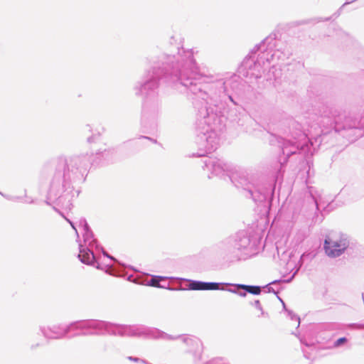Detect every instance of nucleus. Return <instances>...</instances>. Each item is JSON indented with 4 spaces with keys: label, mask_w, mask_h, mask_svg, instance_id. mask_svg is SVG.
I'll use <instances>...</instances> for the list:
<instances>
[{
    "label": "nucleus",
    "mask_w": 364,
    "mask_h": 364,
    "mask_svg": "<svg viewBox=\"0 0 364 364\" xmlns=\"http://www.w3.org/2000/svg\"><path fill=\"white\" fill-rule=\"evenodd\" d=\"M146 139H151L149 137H144Z\"/></svg>",
    "instance_id": "obj_36"
},
{
    "label": "nucleus",
    "mask_w": 364,
    "mask_h": 364,
    "mask_svg": "<svg viewBox=\"0 0 364 364\" xmlns=\"http://www.w3.org/2000/svg\"><path fill=\"white\" fill-rule=\"evenodd\" d=\"M92 155L80 154L73 156L68 158L60 157L58 159L59 168H63L62 174L68 180L74 182L75 181H84L85 176L92 164Z\"/></svg>",
    "instance_id": "obj_7"
},
{
    "label": "nucleus",
    "mask_w": 364,
    "mask_h": 364,
    "mask_svg": "<svg viewBox=\"0 0 364 364\" xmlns=\"http://www.w3.org/2000/svg\"><path fill=\"white\" fill-rule=\"evenodd\" d=\"M268 290H269V291H271V288L268 287Z\"/></svg>",
    "instance_id": "obj_38"
},
{
    "label": "nucleus",
    "mask_w": 364,
    "mask_h": 364,
    "mask_svg": "<svg viewBox=\"0 0 364 364\" xmlns=\"http://www.w3.org/2000/svg\"><path fill=\"white\" fill-rule=\"evenodd\" d=\"M107 267H112V265L110 264H107Z\"/></svg>",
    "instance_id": "obj_35"
},
{
    "label": "nucleus",
    "mask_w": 364,
    "mask_h": 364,
    "mask_svg": "<svg viewBox=\"0 0 364 364\" xmlns=\"http://www.w3.org/2000/svg\"><path fill=\"white\" fill-rule=\"evenodd\" d=\"M247 291H246L245 290H244L243 291L239 290L237 294L242 297H245L247 295Z\"/></svg>",
    "instance_id": "obj_26"
},
{
    "label": "nucleus",
    "mask_w": 364,
    "mask_h": 364,
    "mask_svg": "<svg viewBox=\"0 0 364 364\" xmlns=\"http://www.w3.org/2000/svg\"><path fill=\"white\" fill-rule=\"evenodd\" d=\"M275 41L272 38H267L256 46L251 54L245 58L240 67V72H244L246 77L259 78L262 73L272 64L275 66L276 61L282 60L284 54L279 50H274Z\"/></svg>",
    "instance_id": "obj_4"
},
{
    "label": "nucleus",
    "mask_w": 364,
    "mask_h": 364,
    "mask_svg": "<svg viewBox=\"0 0 364 364\" xmlns=\"http://www.w3.org/2000/svg\"><path fill=\"white\" fill-rule=\"evenodd\" d=\"M204 167L210 171L212 175L219 177L228 176L236 186H240L246 190L255 202L265 200L269 190L265 185L260 183L257 175L235 171L231 164L217 158L205 159Z\"/></svg>",
    "instance_id": "obj_3"
},
{
    "label": "nucleus",
    "mask_w": 364,
    "mask_h": 364,
    "mask_svg": "<svg viewBox=\"0 0 364 364\" xmlns=\"http://www.w3.org/2000/svg\"><path fill=\"white\" fill-rule=\"evenodd\" d=\"M343 119V116L336 109H329L326 111L321 117V123L326 126L328 129L333 128L336 132L341 129L339 124Z\"/></svg>",
    "instance_id": "obj_12"
},
{
    "label": "nucleus",
    "mask_w": 364,
    "mask_h": 364,
    "mask_svg": "<svg viewBox=\"0 0 364 364\" xmlns=\"http://www.w3.org/2000/svg\"><path fill=\"white\" fill-rule=\"evenodd\" d=\"M349 246V240L346 235L338 234L326 237L323 249L326 255L331 258L342 255Z\"/></svg>",
    "instance_id": "obj_10"
},
{
    "label": "nucleus",
    "mask_w": 364,
    "mask_h": 364,
    "mask_svg": "<svg viewBox=\"0 0 364 364\" xmlns=\"http://www.w3.org/2000/svg\"><path fill=\"white\" fill-rule=\"evenodd\" d=\"M204 364H228V363H226L221 358H215V359H213V360H210L209 362H207Z\"/></svg>",
    "instance_id": "obj_22"
},
{
    "label": "nucleus",
    "mask_w": 364,
    "mask_h": 364,
    "mask_svg": "<svg viewBox=\"0 0 364 364\" xmlns=\"http://www.w3.org/2000/svg\"><path fill=\"white\" fill-rule=\"evenodd\" d=\"M26 202H27V203H33V201H32V200H31V201H29V200H26Z\"/></svg>",
    "instance_id": "obj_33"
},
{
    "label": "nucleus",
    "mask_w": 364,
    "mask_h": 364,
    "mask_svg": "<svg viewBox=\"0 0 364 364\" xmlns=\"http://www.w3.org/2000/svg\"><path fill=\"white\" fill-rule=\"evenodd\" d=\"M343 129H364V127H363V125H361L360 124V122H353V125L345 124L343 126Z\"/></svg>",
    "instance_id": "obj_20"
},
{
    "label": "nucleus",
    "mask_w": 364,
    "mask_h": 364,
    "mask_svg": "<svg viewBox=\"0 0 364 364\" xmlns=\"http://www.w3.org/2000/svg\"><path fill=\"white\" fill-rule=\"evenodd\" d=\"M72 181L64 177L60 171H57L50 185L46 203L54 204L62 208L70 209L73 197Z\"/></svg>",
    "instance_id": "obj_6"
},
{
    "label": "nucleus",
    "mask_w": 364,
    "mask_h": 364,
    "mask_svg": "<svg viewBox=\"0 0 364 364\" xmlns=\"http://www.w3.org/2000/svg\"><path fill=\"white\" fill-rule=\"evenodd\" d=\"M237 289H242V290H245L248 293H250L254 295H258L261 292L260 287L258 286H250L245 284H233Z\"/></svg>",
    "instance_id": "obj_15"
},
{
    "label": "nucleus",
    "mask_w": 364,
    "mask_h": 364,
    "mask_svg": "<svg viewBox=\"0 0 364 364\" xmlns=\"http://www.w3.org/2000/svg\"><path fill=\"white\" fill-rule=\"evenodd\" d=\"M346 341V338H341L335 342L334 346L338 347V346H341L342 343H345Z\"/></svg>",
    "instance_id": "obj_24"
},
{
    "label": "nucleus",
    "mask_w": 364,
    "mask_h": 364,
    "mask_svg": "<svg viewBox=\"0 0 364 364\" xmlns=\"http://www.w3.org/2000/svg\"><path fill=\"white\" fill-rule=\"evenodd\" d=\"M67 334L73 331H80L73 336L97 335L98 328L97 320L77 321L65 325Z\"/></svg>",
    "instance_id": "obj_11"
},
{
    "label": "nucleus",
    "mask_w": 364,
    "mask_h": 364,
    "mask_svg": "<svg viewBox=\"0 0 364 364\" xmlns=\"http://www.w3.org/2000/svg\"><path fill=\"white\" fill-rule=\"evenodd\" d=\"M252 305L255 306L259 311H260L262 315L264 314L262 307L259 300H255L253 303H252Z\"/></svg>",
    "instance_id": "obj_23"
},
{
    "label": "nucleus",
    "mask_w": 364,
    "mask_h": 364,
    "mask_svg": "<svg viewBox=\"0 0 364 364\" xmlns=\"http://www.w3.org/2000/svg\"><path fill=\"white\" fill-rule=\"evenodd\" d=\"M65 325H56L52 327H41L43 335L50 339H60L67 336Z\"/></svg>",
    "instance_id": "obj_13"
},
{
    "label": "nucleus",
    "mask_w": 364,
    "mask_h": 364,
    "mask_svg": "<svg viewBox=\"0 0 364 364\" xmlns=\"http://www.w3.org/2000/svg\"><path fill=\"white\" fill-rule=\"evenodd\" d=\"M0 194L2 195L4 197L6 198L7 199H11L10 197L4 196L3 193L0 192Z\"/></svg>",
    "instance_id": "obj_31"
},
{
    "label": "nucleus",
    "mask_w": 364,
    "mask_h": 364,
    "mask_svg": "<svg viewBox=\"0 0 364 364\" xmlns=\"http://www.w3.org/2000/svg\"><path fill=\"white\" fill-rule=\"evenodd\" d=\"M66 220L70 224V225L72 226V228H73V230H75V233L77 236V237H79V234H78V230L75 225V223H73V222H71L69 219H66Z\"/></svg>",
    "instance_id": "obj_25"
},
{
    "label": "nucleus",
    "mask_w": 364,
    "mask_h": 364,
    "mask_svg": "<svg viewBox=\"0 0 364 364\" xmlns=\"http://www.w3.org/2000/svg\"><path fill=\"white\" fill-rule=\"evenodd\" d=\"M166 277H160V276H154L149 281V284L150 286L156 287H164L160 285V282L164 280Z\"/></svg>",
    "instance_id": "obj_17"
},
{
    "label": "nucleus",
    "mask_w": 364,
    "mask_h": 364,
    "mask_svg": "<svg viewBox=\"0 0 364 364\" xmlns=\"http://www.w3.org/2000/svg\"><path fill=\"white\" fill-rule=\"evenodd\" d=\"M279 300L282 301V304H283V306H284V308L285 309V304H284V302L281 299H279Z\"/></svg>",
    "instance_id": "obj_32"
},
{
    "label": "nucleus",
    "mask_w": 364,
    "mask_h": 364,
    "mask_svg": "<svg viewBox=\"0 0 364 364\" xmlns=\"http://www.w3.org/2000/svg\"><path fill=\"white\" fill-rule=\"evenodd\" d=\"M204 282L189 280L188 289L190 290H203Z\"/></svg>",
    "instance_id": "obj_16"
},
{
    "label": "nucleus",
    "mask_w": 364,
    "mask_h": 364,
    "mask_svg": "<svg viewBox=\"0 0 364 364\" xmlns=\"http://www.w3.org/2000/svg\"><path fill=\"white\" fill-rule=\"evenodd\" d=\"M240 289H237L236 287V289H229L228 291L232 292V293H234V294H237V292L238 291L240 290Z\"/></svg>",
    "instance_id": "obj_27"
},
{
    "label": "nucleus",
    "mask_w": 364,
    "mask_h": 364,
    "mask_svg": "<svg viewBox=\"0 0 364 364\" xmlns=\"http://www.w3.org/2000/svg\"><path fill=\"white\" fill-rule=\"evenodd\" d=\"M97 335H113L119 336H147L152 338L175 340L182 338L183 343L191 348L189 351L193 353L196 361L200 360L203 351V345L199 338L191 336H173L156 328H151L142 325H121L104 321H98Z\"/></svg>",
    "instance_id": "obj_2"
},
{
    "label": "nucleus",
    "mask_w": 364,
    "mask_h": 364,
    "mask_svg": "<svg viewBox=\"0 0 364 364\" xmlns=\"http://www.w3.org/2000/svg\"><path fill=\"white\" fill-rule=\"evenodd\" d=\"M84 245L79 244L78 258L86 264L95 266L97 269H103L98 263L97 257L93 252V247H97L96 240L90 228L82 232Z\"/></svg>",
    "instance_id": "obj_9"
},
{
    "label": "nucleus",
    "mask_w": 364,
    "mask_h": 364,
    "mask_svg": "<svg viewBox=\"0 0 364 364\" xmlns=\"http://www.w3.org/2000/svg\"><path fill=\"white\" fill-rule=\"evenodd\" d=\"M88 141H89V142H90V141H91V139H90V138H89V139H88Z\"/></svg>",
    "instance_id": "obj_37"
},
{
    "label": "nucleus",
    "mask_w": 364,
    "mask_h": 364,
    "mask_svg": "<svg viewBox=\"0 0 364 364\" xmlns=\"http://www.w3.org/2000/svg\"><path fill=\"white\" fill-rule=\"evenodd\" d=\"M321 132H323V134H325V133H326V132H327V131H326V132H325L324 130H321Z\"/></svg>",
    "instance_id": "obj_34"
},
{
    "label": "nucleus",
    "mask_w": 364,
    "mask_h": 364,
    "mask_svg": "<svg viewBox=\"0 0 364 364\" xmlns=\"http://www.w3.org/2000/svg\"><path fill=\"white\" fill-rule=\"evenodd\" d=\"M292 126L298 129L295 133H292L284 123L279 124L275 127H269L274 132L272 134V139L270 141L272 144L277 143L282 149V154L286 156L284 162H286L291 155L297 152L306 154L310 151V146L313 145L307 135L297 128L300 127L299 124L293 122Z\"/></svg>",
    "instance_id": "obj_5"
},
{
    "label": "nucleus",
    "mask_w": 364,
    "mask_h": 364,
    "mask_svg": "<svg viewBox=\"0 0 364 364\" xmlns=\"http://www.w3.org/2000/svg\"><path fill=\"white\" fill-rule=\"evenodd\" d=\"M220 283L218 282H204L203 290H218L220 289Z\"/></svg>",
    "instance_id": "obj_18"
},
{
    "label": "nucleus",
    "mask_w": 364,
    "mask_h": 364,
    "mask_svg": "<svg viewBox=\"0 0 364 364\" xmlns=\"http://www.w3.org/2000/svg\"><path fill=\"white\" fill-rule=\"evenodd\" d=\"M304 256V255L303 254L301 256L299 260H298V261H296V260L293 261L291 259L292 256H290V259L287 263V270L290 271V272H294L291 279L293 277H294V276L297 274V272L300 269V268L302 265V263H303L302 259H303Z\"/></svg>",
    "instance_id": "obj_14"
},
{
    "label": "nucleus",
    "mask_w": 364,
    "mask_h": 364,
    "mask_svg": "<svg viewBox=\"0 0 364 364\" xmlns=\"http://www.w3.org/2000/svg\"><path fill=\"white\" fill-rule=\"evenodd\" d=\"M145 80L137 82L134 90L136 96L144 98L141 123L154 124L160 115L157 90L159 80L164 79L174 89L183 87L196 100L205 104L196 122V141L205 153L215 150L220 143L219 133L223 125L221 117L212 108L218 107L224 98L237 105L232 97L239 85V77L233 73L205 75L199 71L192 50L178 48L176 55L164 54L151 70L145 73Z\"/></svg>",
    "instance_id": "obj_1"
},
{
    "label": "nucleus",
    "mask_w": 364,
    "mask_h": 364,
    "mask_svg": "<svg viewBox=\"0 0 364 364\" xmlns=\"http://www.w3.org/2000/svg\"><path fill=\"white\" fill-rule=\"evenodd\" d=\"M314 201H315V203L316 205L317 209H318L319 208V203H318V199L314 198Z\"/></svg>",
    "instance_id": "obj_30"
},
{
    "label": "nucleus",
    "mask_w": 364,
    "mask_h": 364,
    "mask_svg": "<svg viewBox=\"0 0 364 364\" xmlns=\"http://www.w3.org/2000/svg\"><path fill=\"white\" fill-rule=\"evenodd\" d=\"M288 316H289V318H291V320H295L297 323V326H299L300 324V318L298 316H296V314H294L292 311H288Z\"/></svg>",
    "instance_id": "obj_21"
},
{
    "label": "nucleus",
    "mask_w": 364,
    "mask_h": 364,
    "mask_svg": "<svg viewBox=\"0 0 364 364\" xmlns=\"http://www.w3.org/2000/svg\"><path fill=\"white\" fill-rule=\"evenodd\" d=\"M103 254H104V255L107 256L109 259L116 261V260H115V259H114V257H111V256L108 255H107V253H105V252H103Z\"/></svg>",
    "instance_id": "obj_29"
},
{
    "label": "nucleus",
    "mask_w": 364,
    "mask_h": 364,
    "mask_svg": "<svg viewBox=\"0 0 364 364\" xmlns=\"http://www.w3.org/2000/svg\"><path fill=\"white\" fill-rule=\"evenodd\" d=\"M256 241L249 230H241L229 239L228 251L237 260L245 259L255 250Z\"/></svg>",
    "instance_id": "obj_8"
},
{
    "label": "nucleus",
    "mask_w": 364,
    "mask_h": 364,
    "mask_svg": "<svg viewBox=\"0 0 364 364\" xmlns=\"http://www.w3.org/2000/svg\"><path fill=\"white\" fill-rule=\"evenodd\" d=\"M128 359L132 361H134V362H137L139 360V359L138 358H134V357H132V356L128 357Z\"/></svg>",
    "instance_id": "obj_28"
},
{
    "label": "nucleus",
    "mask_w": 364,
    "mask_h": 364,
    "mask_svg": "<svg viewBox=\"0 0 364 364\" xmlns=\"http://www.w3.org/2000/svg\"><path fill=\"white\" fill-rule=\"evenodd\" d=\"M77 227L81 232L89 228L88 224L85 218H80L78 220Z\"/></svg>",
    "instance_id": "obj_19"
}]
</instances>
